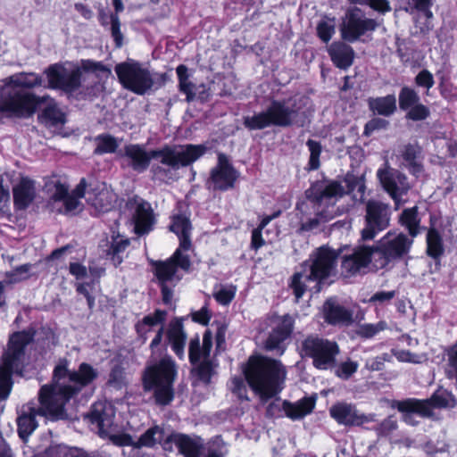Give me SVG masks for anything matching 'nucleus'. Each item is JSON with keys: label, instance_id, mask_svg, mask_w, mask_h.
Segmentation results:
<instances>
[{"label": "nucleus", "instance_id": "nucleus-16", "mask_svg": "<svg viewBox=\"0 0 457 457\" xmlns=\"http://www.w3.org/2000/svg\"><path fill=\"white\" fill-rule=\"evenodd\" d=\"M239 178L238 170L224 153H218L217 164L211 169L206 187L213 192H226L235 187Z\"/></svg>", "mask_w": 457, "mask_h": 457}, {"label": "nucleus", "instance_id": "nucleus-15", "mask_svg": "<svg viewBox=\"0 0 457 457\" xmlns=\"http://www.w3.org/2000/svg\"><path fill=\"white\" fill-rule=\"evenodd\" d=\"M379 27L375 19L365 17L359 7L349 8L341 26V37L349 43L359 40L362 36L374 32Z\"/></svg>", "mask_w": 457, "mask_h": 457}, {"label": "nucleus", "instance_id": "nucleus-59", "mask_svg": "<svg viewBox=\"0 0 457 457\" xmlns=\"http://www.w3.org/2000/svg\"><path fill=\"white\" fill-rule=\"evenodd\" d=\"M111 23V35L113 38L114 46L116 48H120L123 46V34L120 31V17L116 14H110Z\"/></svg>", "mask_w": 457, "mask_h": 457}, {"label": "nucleus", "instance_id": "nucleus-6", "mask_svg": "<svg viewBox=\"0 0 457 457\" xmlns=\"http://www.w3.org/2000/svg\"><path fill=\"white\" fill-rule=\"evenodd\" d=\"M82 71L87 72H110V69L104 63L91 59L81 60V67H76L70 72H67L66 68L62 63H54L45 71L48 87L62 90L66 94H72L79 89L82 85Z\"/></svg>", "mask_w": 457, "mask_h": 457}, {"label": "nucleus", "instance_id": "nucleus-26", "mask_svg": "<svg viewBox=\"0 0 457 457\" xmlns=\"http://www.w3.org/2000/svg\"><path fill=\"white\" fill-rule=\"evenodd\" d=\"M323 318L329 325H349L353 322V312L333 299H328L323 305Z\"/></svg>", "mask_w": 457, "mask_h": 457}, {"label": "nucleus", "instance_id": "nucleus-12", "mask_svg": "<svg viewBox=\"0 0 457 457\" xmlns=\"http://www.w3.org/2000/svg\"><path fill=\"white\" fill-rule=\"evenodd\" d=\"M413 245V239L403 232L395 235L388 231L374 245L375 253L374 268L382 270L390 262L402 260L409 254Z\"/></svg>", "mask_w": 457, "mask_h": 457}, {"label": "nucleus", "instance_id": "nucleus-22", "mask_svg": "<svg viewBox=\"0 0 457 457\" xmlns=\"http://www.w3.org/2000/svg\"><path fill=\"white\" fill-rule=\"evenodd\" d=\"M329 414L338 424L352 427L361 426L370 421L369 418L360 413L354 405L346 403H337L329 409Z\"/></svg>", "mask_w": 457, "mask_h": 457}, {"label": "nucleus", "instance_id": "nucleus-41", "mask_svg": "<svg viewBox=\"0 0 457 457\" xmlns=\"http://www.w3.org/2000/svg\"><path fill=\"white\" fill-rule=\"evenodd\" d=\"M164 429L158 425H154L146 429L135 444L136 447L153 448L157 444H161L164 437Z\"/></svg>", "mask_w": 457, "mask_h": 457}, {"label": "nucleus", "instance_id": "nucleus-31", "mask_svg": "<svg viewBox=\"0 0 457 457\" xmlns=\"http://www.w3.org/2000/svg\"><path fill=\"white\" fill-rule=\"evenodd\" d=\"M445 252L444 239L440 231L436 228H427L426 254L434 261L436 265L440 266Z\"/></svg>", "mask_w": 457, "mask_h": 457}, {"label": "nucleus", "instance_id": "nucleus-2", "mask_svg": "<svg viewBox=\"0 0 457 457\" xmlns=\"http://www.w3.org/2000/svg\"><path fill=\"white\" fill-rule=\"evenodd\" d=\"M208 147L204 144H187L177 151L175 146L164 145L162 148L146 151L143 145L129 144L124 146V155L130 159L133 170L141 173L145 171L152 159H160V163L173 170L188 167L204 156Z\"/></svg>", "mask_w": 457, "mask_h": 457}, {"label": "nucleus", "instance_id": "nucleus-60", "mask_svg": "<svg viewBox=\"0 0 457 457\" xmlns=\"http://www.w3.org/2000/svg\"><path fill=\"white\" fill-rule=\"evenodd\" d=\"M346 184L347 193H353L354 190H358L361 193L365 191V183L362 177H358L353 173L347 172L344 179Z\"/></svg>", "mask_w": 457, "mask_h": 457}, {"label": "nucleus", "instance_id": "nucleus-1", "mask_svg": "<svg viewBox=\"0 0 457 457\" xmlns=\"http://www.w3.org/2000/svg\"><path fill=\"white\" fill-rule=\"evenodd\" d=\"M97 378L98 371L91 364L81 362L78 370H70L68 361L61 359L53 370L54 383L44 385L39 390V414L52 420L64 419L65 405Z\"/></svg>", "mask_w": 457, "mask_h": 457}, {"label": "nucleus", "instance_id": "nucleus-38", "mask_svg": "<svg viewBox=\"0 0 457 457\" xmlns=\"http://www.w3.org/2000/svg\"><path fill=\"white\" fill-rule=\"evenodd\" d=\"M37 120L46 126L56 127L66 122V116L55 104H49L37 115Z\"/></svg>", "mask_w": 457, "mask_h": 457}, {"label": "nucleus", "instance_id": "nucleus-36", "mask_svg": "<svg viewBox=\"0 0 457 457\" xmlns=\"http://www.w3.org/2000/svg\"><path fill=\"white\" fill-rule=\"evenodd\" d=\"M315 407V400L303 397L296 403L284 400V414L292 420H300L310 414Z\"/></svg>", "mask_w": 457, "mask_h": 457}, {"label": "nucleus", "instance_id": "nucleus-11", "mask_svg": "<svg viewBox=\"0 0 457 457\" xmlns=\"http://www.w3.org/2000/svg\"><path fill=\"white\" fill-rule=\"evenodd\" d=\"M212 347V333L210 329L204 331L202 345L198 334L190 339L188 345V360L193 366L192 373L205 385L211 383L215 373L216 364L211 359Z\"/></svg>", "mask_w": 457, "mask_h": 457}, {"label": "nucleus", "instance_id": "nucleus-51", "mask_svg": "<svg viewBox=\"0 0 457 457\" xmlns=\"http://www.w3.org/2000/svg\"><path fill=\"white\" fill-rule=\"evenodd\" d=\"M305 276L303 272L297 271L290 278L289 287L292 289L296 301L301 299L307 290Z\"/></svg>", "mask_w": 457, "mask_h": 457}, {"label": "nucleus", "instance_id": "nucleus-40", "mask_svg": "<svg viewBox=\"0 0 457 457\" xmlns=\"http://www.w3.org/2000/svg\"><path fill=\"white\" fill-rule=\"evenodd\" d=\"M129 245L130 241L129 238H120V235L112 237V241L105 250V253L107 256H110L115 267L122 263L123 258L120 256V253H124Z\"/></svg>", "mask_w": 457, "mask_h": 457}, {"label": "nucleus", "instance_id": "nucleus-3", "mask_svg": "<svg viewBox=\"0 0 457 457\" xmlns=\"http://www.w3.org/2000/svg\"><path fill=\"white\" fill-rule=\"evenodd\" d=\"M242 372L248 386L262 403L283 390L286 370L280 361L261 354L251 355Z\"/></svg>", "mask_w": 457, "mask_h": 457}, {"label": "nucleus", "instance_id": "nucleus-20", "mask_svg": "<svg viewBox=\"0 0 457 457\" xmlns=\"http://www.w3.org/2000/svg\"><path fill=\"white\" fill-rule=\"evenodd\" d=\"M150 264L159 284L171 281L175 278L179 269L186 272H188L191 269L188 266L187 261L181 258L179 252H174L164 261H151Z\"/></svg>", "mask_w": 457, "mask_h": 457}, {"label": "nucleus", "instance_id": "nucleus-64", "mask_svg": "<svg viewBox=\"0 0 457 457\" xmlns=\"http://www.w3.org/2000/svg\"><path fill=\"white\" fill-rule=\"evenodd\" d=\"M414 81L418 87H425L428 90L432 88L435 85L433 74L427 69L421 70L416 75Z\"/></svg>", "mask_w": 457, "mask_h": 457}, {"label": "nucleus", "instance_id": "nucleus-28", "mask_svg": "<svg viewBox=\"0 0 457 457\" xmlns=\"http://www.w3.org/2000/svg\"><path fill=\"white\" fill-rule=\"evenodd\" d=\"M167 315L166 310L155 309L153 313L147 314L137 320L134 326L137 340L141 344H145L148 339V334L154 327L164 325Z\"/></svg>", "mask_w": 457, "mask_h": 457}, {"label": "nucleus", "instance_id": "nucleus-62", "mask_svg": "<svg viewBox=\"0 0 457 457\" xmlns=\"http://www.w3.org/2000/svg\"><path fill=\"white\" fill-rule=\"evenodd\" d=\"M397 428V421L393 416L383 420L375 430L379 436H388Z\"/></svg>", "mask_w": 457, "mask_h": 457}, {"label": "nucleus", "instance_id": "nucleus-10", "mask_svg": "<svg viewBox=\"0 0 457 457\" xmlns=\"http://www.w3.org/2000/svg\"><path fill=\"white\" fill-rule=\"evenodd\" d=\"M339 353L340 348L336 341L317 334L308 335L299 346L301 357L312 359L313 367L320 370L335 367Z\"/></svg>", "mask_w": 457, "mask_h": 457}, {"label": "nucleus", "instance_id": "nucleus-21", "mask_svg": "<svg viewBox=\"0 0 457 457\" xmlns=\"http://www.w3.org/2000/svg\"><path fill=\"white\" fill-rule=\"evenodd\" d=\"M342 184L337 180H316L305 191L307 199L314 204L320 205L324 200L342 197L345 195Z\"/></svg>", "mask_w": 457, "mask_h": 457}, {"label": "nucleus", "instance_id": "nucleus-39", "mask_svg": "<svg viewBox=\"0 0 457 457\" xmlns=\"http://www.w3.org/2000/svg\"><path fill=\"white\" fill-rule=\"evenodd\" d=\"M37 413L34 408H30L29 413H22L17 418L18 435L21 439L28 438L37 428Z\"/></svg>", "mask_w": 457, "mask_h": 457}, {"label": "nucleus", "instance_id": "nucleus-5", "mask_svg": "<svg viewBox=\"0 0 457 457\" xmlns=\"http://www.w3.org/2000/svg\"><path fill=\"white\" fill-rule=\"evenodd\" d=\"M178 376L175 361L164 354L155 362L148 363L141 376L145 392H153L154 403L158 406L170 405L175 398L174 383Z\"/></svg>", "mask_w": 457, "mask_h": 457}, {"label": "nucleus", "instance_id": "nucleus-52", "mask_svg": "<svg viewBox=\"0 0 457 457\" xmlns=\"http://www.w3.org/2000/svg\"><path fill=\"white\" fill-rule=\"evenodd\" d=\"M212 325L216 327L215 352H216V354H218L221 351L225 350L226 333L228 330V324L225 321V320H215Z\"/></svg>", "mask_w": 457, "mask_h": 457}, {"label": "nucleus", "instance_id": "nucleus-58", "mask_svg": "<svg viewBox=\"0 0 457 457\" xmlns=\"http://www.w3.org/2000/svg\"><path fill=\"white\" fill-rule=\"evenodd\" d=\"M94 288V282H83L76 285V292L79 295H82L87 303V308L90 312H93L96 305V297L91 294L89 289Z\"/></svg>", "mask_w": 457, "mask_h": 457}, {"label": "nucleus", "instance_id": "nucleus-35", "mask_svg": "<svg viewBox=\"0 0 457 457\" xmlns=\"http://www.w3.org/2000/svg\"><path fill=\"white\" fill-rule=\"evenodd\" d=\"M399 224L403 227L410 236V238H415L421 230L427 229L426 227H421V219L419 216L418 206L405 208L402 211L398 220Z\"/></svg>", "mask_w": 457, "mask_h": 457}, {"label": "nucleus", "instance_id": "nucleus-25", "mask_svg": "<svg viewBox=\"0 0 457 457\" xmlns=\"http://www.w3.org/2000/svg\"><path fill=\"white\" fill-rule=\"evenodd\" d=\"M134 231L138 236L148 234L154 228L155 217L151 204L142 200L133 214Z\"/></svg>", "mask_w": 457, "mask_h": 457}, {"label": "nucleus", "instance_id": "nucleus-34", "mask_svg": "<svg viewBox=\"0 0 457 457\" xmlns=\"http://www.w3.org/2000/svg\"><path fill=\"white\" fill-rule=\"evenodd\" d=\"M421 152V147L419 145L410 143L405 145L401 151V157L405 162L406 168L409 172L415 177H419L424 170L423 164L420 160Z\"/></svg>", "mask_w": 457, "mask_h": 457}, {"label": "nucleus", "instance_id": "nucleus-7", "mask_svg": "<svg viewBox=\"0 0 457 457\" xmlns=\"http://www.w3.org/2000/svg\"><path fill=\"white\" fill-rule=\"evenodd\" d=\"M300 107L287 106L283 100L273 99L265 111L243 117V126L249 131L262 130L270 126L287 128L294 125Z\"/></svg>", "mask_w": 457, "mask_h": 457}, {"label": "nucleus", "instance_id": "nucleus-29", "mask_svg": "<svg viewBox=\"0 0 457 457\" xmlns=\"http://www.w3.org/2000/svg\"><path fill=\"white\" fill-rule=\"evenodd\" d=\"M328 54L333 64L340 70H347L353 63L354 50L345 42L334 41L328 47Z\"/></svg>", "mask_w": 457, "mask_h": 457}, {"label": "nucleus", "instance_id": "nucleus-57", "mask_svg": "<svg viewBox=\"0 0 457 457\" xmlns=\"http://www.w3.org/2000/svg\"><path fill=\"white\" fill-rule=\"evenodd\" d=\"M358 367L357 361L348 359L337 366L335 374L339 378L347 380L357 371Z\"/></svg>", "mask_w": 457, "mask_h": 457}, {"label": "nucleus", "instance_id": "nucleus-50", "mask_svg": "<svg viewBox=\"0 0 457 457\" xmlns=\"http://www.w3.org/2000/svg\"><path fill=\"white\" fill-rule=\"evenodd\" d=\"M288 339V337L274 331L271 329L267 339L265 340V349L270 352L276 351L282 354L285 352L284 342Z\"/></svg>", "mask_w": 457, "mask_h": 457}, {"label": "nucleus", "instance_id": "nucleus-44", "mask_svg": "<svg viewBox=\"0 0 457 457\" xmlns=\"http://www.w3.org/2000/svg\"><path fill=\"white\" fill-rule=\"evenodd\" d=\"M400 8L406 12H423L427 17L432 16L430 8L433 5V0H398Z\"/></svg>", "mask_w": 457, "mask_h": 457}, {"label": "nucleus", "instance_id": "nucleus-37", "mask_svg": "<svg viewBox=\"0 0 457 457\" xmlns=\"http://www.w3.org/2000/svg\"><path fill=\"white\" fill-rule=\"evenodd\" d=\"M109 198L110 193L106 189L103 188L98 184L95 186L89 184L87 197V202L89 205L99 212H107L112 205V200Z\"/></svg>", "mask_w": 457, "mask_h": 457}, {"label": "nucleus", "instance_id": "nucleus-8", "mask_svg": "<svg viewBox=\"0 0 457 457\" xmlns=\"http://www.w3.org/2000/svg\"><path fill=\"white\" fill-rule=\"evenodd\" d=\"M457 406V399L454 395L446 389L439 387L429 398L417 399L407 398L395 402V407L403 416V420L411 425V415L418 414L423 418H431L434 409H453Z\"/></svg>", "mask_w": 457, "mask_h": 457}, {"label": "nucleus", "instance_id": "nucleus-33", "mask_svg": "<svg viewBox=\"0 0 457 457\" xmlns=\"http://www.w3.org/2000/svg\"><path fill=\"white\" fill-rule=\"evenodd\" d=\"M164 443H174L185 457H199L200 450H203V445L196 443L186 434L172 433L167 436Z\"/></svg>", "mask_w": 457, "mask_h": 457}, {"label": "nucleus", "instance_id": "nucleus-49", "mask_svg": "<svg viewBox=\"0 0 457 457\" xmlns=\"http://www.w3.org/2000/svg\"><path fill=\"white\" fill-rule=\"evenodd\" d=\"M387 328V324L384 320L378 323H364L358 326L356 334L361 338H371L378 333L384 331Z\"/></svg>", "mask_w": 457, "mask_h": 457}, {"label": "nucleus", "instance_id": "nucleus-14", "mask_svg": "<svg viewBox=\"0 0 457 457\" xmlns=\"http://www.w3.org/2000/svg\"><path fill=\"white\" fill-rule=\"evenodd\" d=\"M342 253V247L337 250L327 245L317 247L310 255V273L305 276V279L316 282L319 291L320 285L335 273ZM307 262L308 261H305L302 266H306Z\"/></svg>", "mask_w": 457, "mask_h": 457}, {"label": "nucleus", "instance_id": "nucleus-23", "mask_svg": "<svg viewBox=\"0 0 457 457\" xmlns=\"http://www.w3.org/2000/svg\"><path fill=\"white\" fill-rule=\"evenodd\" d=\"M88 421L96 425L100 436L108 434V429L113 423L114 412L104 402H96L91 405L89 412L86 415Z\"/></svg>", "mask_w": 457, "mask_h": 457}, {"label": "nucleus", "instance_id": "nucleus-30", "mask_svg": "<svg viewBox=\"0 0 457 457\" xmlns=\"http://www.w3.org/2000/svg\"><path fill=\"white\" fill-rule=\"evenodd\" d=\"M377 175L383 189L397 204L403 195L397 183H402L403 180H405L406 176L398 170L390 169H379Z\"/></svg>", "mask_w": 457, "mask_h": 457}, {"label": "nucleus", "instance_id": "nucleus-42", "mask_svg": "<svg viewBox=\"0 0 457 457\" xmlns=\"http://www.w3.org/2000/svg\"><path fill=\"white\" fill-rule=\"evenodd\" d=\"M176 72L179 79V90L187 96V101H192L195 98V85L189 80L188 68L185 64H179L176 68Z\"/></svg>", "mask_w": 457, "mask_h": 457}, {"label": "nucleus", "instance_id": "nucleus-32", "mask_svg": "<svg viewBox=\"0 0 457 457\" xmlns=\"http://www.w3.org/2000/svg\"><path fill=\"white\" fill-rule=\"evenodd\" d=\"M396 97L394 94L385 96L369 97L367 105L369 111L374 115L381 117H391L397 111Z\"/></svg>", "mask_w": 457, "mask_h": 457}, {"label": "nucleus", "instance_id": "nucleus-17", "mask_svg": "<svg viewBox=\"0 0 457 457\" xmlns=\"http://www.w3.org/2000/svg\"><path fill=\"white\" fill-rule=\"evenodd\" d=\"M391 212L382 202L370 200L366 204L365 227L361 230L363 241L372 240L381 231L389 227Z\"/></svg>", "mask_w": 457, "mask_h": 457}, {"label": "nucleus", "instance_id": "nucleus-13", "mask_svg": "<svg viewBox=\"0 0 457 457\" xmlns=\"http://www.w3.org/2000/svg\"><path fill=\"white\" fill-rule=\"evenodd\" d=\"M114 71L122 87L136 95L144 96L154 86L150 71L137 61L120 62L115 65Z\"/></svg>", "mask_w": 457, "mask_h": 457}, {"label": "nucleus", "instance_id": "nucleus-27", "mask_svg": "<svg viewBox=\"0 0 457 457\" xmlns=\"http://www.w3.org/2000/svg\"><path fill=\"white\" fill-rule=\"evenodd\" d=\"M36 196L34 181L22 178L12 187L13 206L16 211H24L29 207Z\"/></svg>", "mask_w": 457, "mask_h": 457}, {"label": "nucleus", "instance_id": "nucleus-46", "mask_svg": "<svg viewBox=\"0 0 457 457\" xmlns=\"http://www.w3.org/2000/svg\"><path fill=\"white\" fill-rule=\"evenodd\" d=\"M224 442L220 436H217L207 443L206 447L200 450L199 457H225L223 452Z\"/></svg>", "mask_w": 457, "mask_h": 457}, {"label": "nucleus", "instance_id": "nucleus-18", "mask_svg": "<svg viewBox=\"0 0 457 457\" xmlns=\"http://www.w3.org/2000/svg\"><path fill=\"white\" fill-rule=\"evenodd\" d=\"M398 105L405 112V118L412 121H422L430 116V109L420 103L418 92L408 86L401 87L398 94Z\"/></svg>", "mask_w": 457, "mask_h": 457}, {"label": "nucleus", "instance_id": "nucleus-55", "mask_svg": "<svg viewBox=\"0 0 457 457\" xmlns=\"http://www.w3.org/2000/svg\"><path fill=\"white\" fill-rule=\"evenodd\" d=\"M448 378H454L457 382V339L456 342L446 349Z\"/></svg>", "mask_w": 457, "mask_h": 457}, {"label": "nucleus", "instance_id": "nucleus-56", "mask_svg": "<svg viewBox=\"0 0 457 457\" xmlns=\"http://www.w3.org/2000/svg\"><path fill=\"white\" fill-rule=\"evenodd\" d=\"M32 267L31 263H24L15 267L12 271L6 272V277L9 278V283H16L29 278V272Z\"/></svg>", "mask_w": 457, "mask_h": 457}, {"label": "nucleus", "instance_id": "nucleus-53", "mask_svg": "<svg viewBox=\"0 0 457 457\" xmlns=\"http://www.w3.org/2000/svg\"><path fill=\"white\" fill-rule=\"evenodd\" d=\"M389 125V120L377 115L365 123L362 135L370 137L375 131L386 129Z\"/></svg>", "mask_w": 457, "mask_h": 457}, {"label": "nucleus", "instance_id": "nucleus-54", "mask_svg": "<svg viewBox=\"0 0 457 457\" xmlns=\"http://www.w3.org/2000/svg\"><path fill=\"white\" fill-rule=\"evenodd\" d=\"M295 327V320L294 318L287 313L282 315L278 324L272 328L274 331L290 338L291 335L293 334Z\"/></svg>", "mask_w": 457, "mask_h": 457}, {"label": "nucleus", "instance_id": "nucleus-43", "mask_svg": "<svg viewBox=\"0 0 457 457\" xmlns=\"http://www.w3.org/2000/svg\"><path fill=\"white\" fill-rule=\"evenodd\" d=\"M96 146L94 149V154L103 155L105 154H114L118 147L119 143L115 137L108 133L99 134L96 137Z\"/></svg>", "mask_w": 457, "mask_h": 457}, {"label": "nucleus", "instance_id": "nucleus-45", "mask_svg": "<svg viewBox=\"0 0 457 457\" xmlns=\"http://www.w3.org/2000/svg\"><path fill=\"white\" fill-rule=\"evenodd\" d=\"M306 145L308 146L310 152V157L306 170L308 171L317 170L320 166V158L322 152L321 144L319 141L310 138L307 140Z\"/></svg>", "mask_w": 457, "mask_h": 457}, {"label": "nucleus", "instance_id": "nucleus-63", "mask_svg": "<svg viewBox=\"0 0 457 457\" xmlns=\"http://www.w3.org/2000/svg\"><path fill=\"white\" fill-rule=\"evenodd\" d=\"M280 398L278 397L270 402L265 411V417L268 419H278L283 417L284 413V401L280 403Z\"/></svg>", "mask_w": 457, "mask_h": 457}, {"label": "nucleus", "instance_id": "nucleus-47", "mask_svg": "<svg viewBox=\"0 0 457 457\" xmlns=\"http://www.w3.org/2000/svg\"><path fill=\"white\" fill-rule=\"evenodd\" d=\"M170 230L176 235L191 233L192 224L189 217L183 213L175 214L171 217Z\"/></svg>", "mask_w": 457, "mask_h": 457}, {"label": "nucleus", "instance_id": "nucleus-9", "mask_svg": "<svg viewBox=\"0 0 457 457\" xmlns=\"http://www.w3.org/2000/svg\"><path fill=\"white\" fill-rule=\"evenodd\" d=\"M43 98L32 92L0 88V120L31 117L43 103Z\"/></svg>", "mask_w": 457, "mask_h": 457}, {"label": "nucleus", "instance_id": "nucleus-48", "mask_svg": "<svg viewBox=\"0 0 457 457\" xmlns=\"http://www.w3.org/2000/svg\"><path fill=\"white\" fill-rule=\"evenodd\" d=\"M336 32L335 18L328 21L321 20L316 27L317 37L323 42L328 43Z\"/></svg>", "mask_w": 457, "mask_h": 457}, {"label": "nucleus", "instance_id": "nucleus-19", "mask_svg": "<svg viewBox=\"0 0 457 457\" xmlns=\"http://www.w3.org/2000/svg\"><path fill=\"white\" fill-rule=\"evenodd\" d=\"M375 257L372 245H357L351 253L341 256V270L346 276H356L370 264L374 266Z\"/></svg>", "mask_w": 457, "mask_h": 457}, {"label": "nucleus", "instance_id": "nucleus-61", "mask_svg": "<svg viewBox=\"0 0 457 457\" xmlns=\"http://www.w3.org/2000/svg\"><path fill=\"white\" fill-rule=\"evenodd\" d=\"M179 237V247L174 252H179L181 258L187 261L188 266L191 268L192 262L190 256L183 252H187L192 248L191 233H184L177 235Z\"/></svg>", "mask_w": 457, "mask_h": 457}, {"label": "nucleus", "instance_id": "nucleus-4", "mask_svg": "<svg viewBox=\"0 0 457 457\" xmlns=\"http://www.w3.org/2000/svg\"><path fill=\"white\" fill-rule=\"evenodd\" d=\"M36 335L34 326L10 334L0 358V401L9 397L14 385L13 376L23 375L27 347L35 341Z\"/></svg>", "mask_w": 457, "mask_h": 457}, {"label": "nucleus", "instance_id": "nucleus-24", "mask_svg": "<svg viewBox=\"0 0 457 457\" xmlns=\"http://www.w3.org/2000/svg\"><path fill=\"white\" fill-rule=\"evenodd\" d=\"M184 318H175L169 323L166 330V341L176 354V356L183 360L185 356V345L187 341V333L184 329Z\"/></svg>", "mask_w": 457, "mask_h": 457}]
</instances>
